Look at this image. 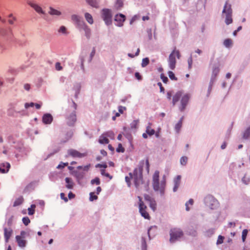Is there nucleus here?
Wrapping results in <instances>:
<instances>
[{"label":"nucleus","mask_w":250,"mask_h":250,"mask_svg":"<svg viewBox=\"0 0 250 250\" xmlns=\"http://www.w3.org/2000/svg\"><path fill=\"white\" fill-rule=\"evenodd\" d=\"M151 125L150 123H149V125L146 128V133L150 136L153 135L155 133V130L151 128Z\"/></svg>","instance_id":"obj_29"},{"label":"nucleus","mask_w":250,"mask_h":250,"mask_svg":"<svg viewBox=\"0 0 250 250\" xmlns=\"http://www.w3.org/2000/svg\"><path fill=\"white\" fill-rule=\"evenodd\" d=\"M188 68L190 69L192 67V57H190L188 59Z\"/></svg>","instance_id":"obj_55"},{"label":"nucleus","mask_w":250,"mask_h":250,"mask_svg":"<svg viewBox=\"0 0 250 250\" xmlns=\"http://www.w3.org/2000/svg\"><path fill=\"white\" fill-rule=\"evenodd\" d=\"M224 239L225 238L224 236L221 235H219L216 242V244L218 245L222 244L224 242Z\"/></svg>","instance_id":"obj_40"},{"label":"nucleus","mask_w":250,"mask_h":250,"mask_svg":"<svg viewBox=\"0 0 250 250\" xmlns=\"http://www.w3.org/2000/svg\"><path fill=\"white\" fill-rule=\"evenodd\" d=\"M183 119L184 117H182L179 122L175 125V128L177 132L179 131L181 127H182Z\"/></svg>","instance_id":"obj_30"},{"label":"nucleus","mask_w":250,"mask_h":250,"mask_svg":"<svg viewBox=\"0 0 250 250\" xmlns=\"http://www.w3.org/2000/svg\"><path fill=\"white\" fill-rule=\"evenodd\" d=\"M176 56L178 59H179L180 54L179 51L175 47L172 52L170 54L168 59V65L171 70H173L175 68L176 63Z\"/></svg>","instance_id":"obj_3"},{"label":"nucleus","mask_w":250,"mask_h":250,"mask_svg":"<svg viewBox=\"0 0 250 250\" xmlns=\"http://www.w3.org/2000/svg\"><path fill=\"white\" fill-rule=\"evenodd\" d=\"M168 76L169 78L172 80L176 81L177 80V78L175 77L174 74L173 72L169 71L168 72Z\"/></svg>","instance_id":"obj_43"},{"label":"nucleus","mask_w":250,"mask_h":250,"mask_svg":"<svg viewBox=\"0 0 250 250\" xmlns=\"http://www.w3.org/2000/svg\"><path fill=\"white\" fill-rule=\"evenodd\" d=\"M125 20V16L122 14H117L115 16V21L118 22L117 24L118 26H122Z\"/></svg>","instance_id":"obj_14"},{"label":"nucleus","mask_w":250,"mask_h":250,"mask_svg":"<svg viewBox=\"0 0 250 250\" xmlns=\"http://www.w3.org/2000/svg\"><path fill=\"white\" fill-rule=\"evenodd\" d=\"M86 1L90 6L95 8L98 7V0H86Z\"/></svg>","instance_id":"obj_26"},{"label":"nucleus","mask_w":250,"mask_h":250,"mask_svg":"<svg viewBox=\"0 0 250 250\" xmlns=\"http://www.w3.org/2000/svg\"><path fill=\"white\" fill-rule=\"evenodd\" d=\"M13 36V31L11 27H0V36L7 39H11Z\"/></svg>","instance_id":"obj_7"},{"label":"nucleus","mask_w":250,"mask_h":250,"mask_svg":"<svg viewBox=\"0 0 250 250\" xmlns=\"http://www.w3.org/2000/svg\"><path fill=\"white\" fill-rule=\"evenodd\" d=\"M22 222L25 226H27L30 223V220L28 217H24L22 218Z\"/></svg>","instance_id":"obj_46"},{"label":"nucleus","mask_w":250,"mask_h":250,"mask_svg":"<svg viewBox=\"0 0 250 250\" xmlns=\"http://www.w3.org/2000/svg\"><path fill=\"white\" fill-rule=\"evenodd\" d=\"M250 136V126L248 127L243 133V137L245 139H247Z\"/></svg>","instance_id":"obj_33"},{"label":"nucleus","mask_w":250,"mask_h":250,"mask_svg":"<svg viewBox=\"0 0 250 250\" xmlns=\"http://www.w3.org/2000/svg\"><path fill=\"white\" fill-rule=\"evenodd\" d=\"M182 92L181 91H178L173 97L172 103L175 105L176 103L179 101L180 98L181 97Z\"/></svg>","instance_id":"obj_22"},{"label":"nucleus","mask_w":250,"mask_h":250,"mask_svg":"<svg viewBox=\"0 0 250 250\" xmlns=\"http://www.w3.org/2000/svg\"><path fill=\"white\" fill-rule=\"evenodd\" d=\"M144 198L145 200L148 201L149 203H150V202L154 200V199L152 198L150 195L147 194H145Z\"/></svg>","instance_id":"obj_49"},{"label":"nucleus","mask_w":250,"mask_h":250,"mask_svg":"<svg viewBox=\"0 0 250 250\" xmlns=\"http://www.w3.org/2000/svg\"><path fill=\"white\" fill-rule=\"evenodd\" d=\"M16 240L18 243V246L21 248H24L26 245V241L24 238L21 237L19 235L16 236Z\"/></svg>","instance_id":"obj_17"},{"label":"nucleus","mask_w":250,"mask_h":250,"mask_svg":"<svg viewBox=\"0 0 250 250\" xmlns=\"http://www.w3.org/2000/svg\"><path fill=\"white\" fill-rule=\"evenodd\" d=\"M23 202V198L22 196H20L17 198L13 204L14 207H17L21 205Z\"/></svg>","instance_id":"obj_25"},{"label":"nucleus","mask_w":250,"mask_h":250,"mask_svg":"<svg viewBox=\"0 0 250 250\" xmlns=\"http://www.w3.org/2000/svg\"><path fill=\"white\" fill-rule=\"evenodd\" d=\"M58 32L59 33H62L63 34H67L68 32L67 31V29L64 26H61L58 30Z\"/></svg>","instance_id":"obj_34"},{"label":"nucleus","mask_w":250,"mask_h":250,"mask_svg":"<svg viewBox=\"0 0 250 250\" xmlns=\"http://www.w3.org/2000/svg\"><path fill=\"white\" fill-rule=\"evenodd\" d=\"M53 119L52 116L49 113L44 114L42 118V122L44 124H50L52 122Z\"/></svg>","instance_id":"obj_16"},{"label":"nucleus","mask_w":250,"mask_h":250,"mask_svg":"<svg viewBox=\"0 0 250 250\" xmlns=\"http://www.w3.org/2000/svg\"><path fill=\"white\" fill-rule=\"evenodd\" d=\"M158 85L160 87V91L162 92H164V91H165V89L162 86V84L161 83H158Z\"/></svg>","instance_id":"obj_62"},{"label":"nucleus","mask_w":250,"mask_h":250,"mask_svg":"<svg viewBox=\"0 0 250 250\" xmlns=\"http://www.w3.org/2000/svg\"><path fill=\"white\" fill-rule=\"evenodd\" d=\"M98 198V196L96 195H95L94 192H90V197L89 200L91 201H93L95 200H97Z\"/></svg>","instance_id":"obj_45"},{"label":"nucleus","mask_w":250,"mask_h":250,"mask_svg":"<svg viewBox=\"0 0 250 250\" xmlns=\"http://www.w3.org/2000/svg\"><path fill=\"white\" fill-rule=\"evenodd\" d=\"M8 23L11 24L13 25L14 24L15 21H17V18L16 17H15L13 14H10L8 15Z\"/></svg>","instance_id":"obj_27"},{"label":"nucleus","mask_w":250,"mask_h":250,"mask_svg":"<svg viewBox=\"0 0 250 250\" xmlns=\"http://www.w3.org/2000/svg\"><path fill=\"white\" fill-rule=\"evenodd\" d=\"M242 180V182L246 185H248L250 181V179L246 178V176H244L243 177Z\"/></svg>","instance_id":"obj_51"},{"label":"nucleus","mask_w":250,"mask_h":250,"mask_svg":"<svg viewBox=\"0 0 250 250\" xmlns=\"http://www.w3.org/2000/svg\"><path fill=\"white\" fill-rule=\"evenodd\" d=\"M181 179V176L180 175L177 176L174 179V186L173 189V191L175 192L177 191V190L180 184Z\"/></svg>","instance_id":"obj_20"},{"label":"nucleus","mask_w":250,"mask_h":250,"mask_svg":"<svg viewBox=\"0 0 250 250\" xmlns=\"http://www.w3.org/2000/svg\"><path fill=\"white\" fill-rule=\"evenodd\" d=\"M96 167H103V168H106L107 167V165L106 164H98L97 166H96Z\"/></svg>","instance_id":"obj_63"},{"label":"nucleus","mask_w":250,"mask_h":250,"mask_svg":"<svg viewBox=\"0 0 250 250\" xmlns=\"http://www.w3.org/2000/svg\"><path fill=\"white\" fill-rule=\"evenodd\" d=\"M104 135L107 138L108 137L113 139L114 137V134L112 131H108L104 133Z\"/></svg>","instance_id":"obj_35"},{"label":"nucleus","mask_w":250,"mask_h":250,"mask_svg":"<svg viewBox=\"0 0 250 250\" xmlns=\"http://www.w3.org/2000/svg\"><path fill=\"white\" fill-rule=\"evenodd\" d=\"M139 52H140V49L139 48L137 49V52L135 54V55H134L133 54H131V53H129L128 54V56L131 58H133L135 56H138L139 54Z\"/></svg>","instance_id":"obj_58"},{"label":"nucleus","mask_w":250,"mask_h":250,"mask_svg":"<svg viewBox=\"0 0 250 250\" xmlns=\"http://www.w3.org/2000/svg\"><path fill=\"white\" fill-rule=\"evenodd\" d=\"M13 233V230L11 228L4 229V236L5 242L7 243L9 241V240L11 236Z\"/></svg>","instance_id":"obj_18"},{"label":"nucleus","mask_w":250,"mask_h":250,"mask_svg":"<svg viewBox=\"0 0 250 250\" xmlns=\"http://www.w3.org/2000/svg\"><path fill=\"white\" fill-rule=\"evenodd\" d=\"M188 157L186 156H183L180 159V163L182 165H186L187 163Z\"/></svg>","instance_id":"obj_41"},{"label":"nucleus","mask_w":250,"mask_h":250,"mask_svg":"<svg viewBox=\"0 0 250 250\" xmlns=\"http://www.w3.org/2000/svg\"><path fill=\"white\" fill-rule=\"evenodd\" d=\"M189 98L190 95L188 94H186L182 97L180 102L181 104L179 107V109L181 111H183L186 108V107L189 101Z\"/></svg>","instance_id":"obj_11"},{"label":"nucleus","mask_w":250,"mask_h":250,"mask_svg":"<svg viewBox=\"0 0 250 250\" xmlns=\"http://www.w3.org/2000/svg\"><path fill=\"white\" fill-rule=\"evenodd\" d=\"M135 76L139 80L142 79V77L139 72H136L135 73Z\"/></svg>","instance_id":"obj_60"},{"label":"nucleus","mask_w":250,"mask_h":250,"mask_svg":"<svg viewBox=\"0 0 250 250\" xmlns=\"http://www.w3.org/2000/svg\"><path fill=\"white\" fill-rule=\"evenodd\" d=\"M149 203L150 208L153 210L155 211L156 208V203L154 200L150 202Z\"/></svg>","instance_id":"obj_39"},{"label":"nucleus","mask_w":250,"mask_h":250,"mask_svg":"<svg viewBox=\"0 0 250 250\" xmlns=\"http://www.w3.org/2000/svg\"><path fill=\"white\" fill-rule=\"evenodd\" d=\"M220 71V69L219 67H215L212 71V75L214 77H216V76L218 74Z\"/></svg>","instance_id":"obj_44"},{"label":"nucleus","mask_w":250,"mask_h":250,"mask_svg":"<svg viewBox=\"0 0 250 250\" xmlns=\"http://www.w3.org/2000/svg\"><path fill=\"white\" fill-rule=\"evenodd\" d=\"M223 44L226 47L229 48L232 45V41L230 39H227L224 40Z\"/></svg>","instance_id":"obj_31"},{"label":"nucleus","mask_w":250,"mask_h":250,"mask_svg":"<svg viewBox=\"0 0 250 250\" xmlns=\"http://www.w3.org/2000/svg\"><path fill=\"white\" fill-rule=\"evenodd\" d=\"M65 181L66 183V188L68 189H72L74 186L72 180L70 178L66 177L65 179Z\"/></svg>","instance_id":"obj_21"},{"label":"nucleus","mask_w":250,"mask_h":250,"mask_svg":"<svg viewBox=\"0 0 250 250\" xmlns=\"http://www.w3.org/2000/svg\"><path fill=\"white\" fill-rule=\"evenodd\" d=\"M27 3L28 5L32 7L38 14L40 15L45 14V12L42 9V7L36 2L33 0H27Z\"/></svg>","instance_id":"obj_8"},{"label":"nucleus","mask_w":250,"mask_h":250,"mask_svg":"<svg viewBox=\"0 0 250 250\" xmlns=\"http://www.w3.org/2000/svg\"><path fill=\"white\" fill-rule=\"evenodd\" d=\"M91 184L92 185L96 184L97 185H99L100 184V180L98 177H96L91 181Z\"/></svg>","instance_id":"obj_42"},{"label":"nucleus","mask_w":250,"mask_h":250,"mask_svg":"<svg viewBox=\"0 0 250 250\" xmlns=\"http://www.w3.org/2000/svg\"><path fill=\"white\" fill-rule=\"evenodd\" d=\"M68 198L69 199H71L74 198L75 197V195L74 194H73L72 192L70 191L68 193Z\"/></svg>","instance_id":"obj_61"},{"label":"nucleus","mask_w":250,"mask_h":250,"mask_svg":"<svg viewBox=\"0 0 250 250\" xmlns=\"http://www.w3.org/2000/svg\"><path fill=\"white\" fill-rule=\"evenodd\" d=\"M71 18L76 27L78 29L85 23L83 19L77 15H72Z\"/></svg>","instance_id":"obj_10"},{"label":"nucleus","mask_w":250,"mask_h":250,"mask_svg":"<svg viewBox=\"0 0 250 250\" xmlns=\"http://www.w3.org/2000/svg\"><path fill=\"white\" fill-rule=\"evenodd\" d=\"M223 14H226L225 23L229 25L232 22L231 5L226 1L223 10Z\"/></svg>","instance_id":"obj_4"},{"label":"nucleus","mask_w":250,"mask_h":250,"mask_svg":"<svg viewBox=\"0 0 250 250\" xmlns=\"http://www.w3.org/2000/svg\"><path fill=\"white\" fill-rule=\"evenodd\" d=\"M123 6V2L122 0H117L116 1L115 8L116 10H120Z\"/></svg>","instance_id":"obj_32"},{"label":"nucleus","mask_w":250,"mask_h":250,"mask_svg":"<svg viewBox=\"0 0 250 250\" xmlns=\"http://www.w3.org/2000/svg\"><path fill=\"white\" fill-rule=\"evenodd\" d=\"M248 233V230L247 229H245L242 231V240L243 242H245Z\"/></svg>","instance_id":"obj_36"},{"label":"nucleus","mask_w":250,"mask_h":250,"mask_svg":"<svg viewBox=\"0 0 250 250\" xmlns=\"http://www.w3.org/2000/svg\"><path fill=\"white\" fill-rule=\"evenodd\" d=\"M79 29L80 30H83L84 31L85 36L87 39H89L91 37V29L88 26L84 23L83 25L81 26Z\"/></svg>","instance_id":"obj_15"},{"label":"nucleus","mask_w":250,"mask_h":250,"mask_svg":"<svg viewBox=\"0 0 250 250\" xmlns=\"http://www.w3.org/2000/svg\"><path fill=\"white\" fill-rule=\"evenodd\" d=\"M68 163H63L61 162L57 167V168L58 169H62L64 168L65 166H68Z\"/></svg>","instance_id":"obj_47"},{"label":"nucleus","mask_w":250,"mask_h":250,"mask_svg":"<svg viewBox=\"0 0 250 250\" xmlns=\"http://www.w3.org/2000/svg\"><path fill=\"white\" fill-rule=\"evenodd\" d=\"M111 13L109 9H104L102 11V18L106 25L111 23Z\"/></svg>","instance_id":"obj_9"},{"label":"nucleus","mask_w":250,"mask_h":250,"mask_svg":"<svg viewBox=\"0 0 250 250\" xmlns=\"http://www.w3.org/2000/svg\"><path fill=\"white\" fill-rule=\"evenodd\" d=\"M35 207L36 206L35 205H32L31 206V208H28L29 215H33L34 213Z\"/></svg>","instance_id":"obj_38"},{"label":"nucleus","mask_w":250,"mask_h":250,"mask_svg":"<svg viewBox=\"0 0 250 250\" xmlns=\"http://www.w3.org/2000/svg\"><path fill=\"white\" fill-rule=\"evenodd\" d=\"M85 18L86 20V21L90 24H93V20L92 16L91 14H90L88 13H85L84 14Z\"/></svg>","instance_id":"obj_28"},{"label":"nucleus","mask_w":250,"mask_h":250,"mask_svg":"<svg viewBox=\"0 0 250 250\" xmlns=\"http://www.w3.org/2000/svg\"><path fill=\"white\" fill-rule=\"evenodd\" d=\"M102 175L105 176V177H108L110 179L112 178V176L110 175V174L108 173H106L104 169H102L101 170Z\"/></svg>","instance_id":"obj_48"},{"label":"nucleus","mask_w":250,"mask_h":250,"mask_svg":"<svg viewBox=\"0 0 250 250\" xmlns=\"http://www.w3.org/2000/svg\"><path fill=\"white\" fill-rule=\"evenodd\" d=\"M60 196L61 199L63 200L65 202H67L68 201V199L65 196V194L64 193H61L60 194Z\"/></svg>","instance_id":"obj_54"},{"label":"nucleus","mask_w":250,"mask_h":250,"mask_svg":"<svg viewBox=\"0 0 250 250\" xmlns=\"http://www.w3.org/2000/svg\"><path fill=\"white\" fill-rule=\"evenodd\" d=\"M34 105V104L33 103H25L24 106L25 108H28L29 107H33Z\"/></svg>","instance_id":"obj_57"},{"label":"nucleus","mask_w":250,"mask_h":250,"mask_svg":"<svg viewBox=\"0 0 250 250\" xmlns=\"http://www.w3.org/2000/svg\"><path fill=\"white\" fill-rule=\"evenodd\" d=\"M24 88L26 90H29L30 88V85L28 83H26L24 85Z\"/></svg>","instance_id":"obj_64"},{"label":"nucleus","mask_w":250,"mask_h":250,"mask_svg":"<svg viewBox=\"0 0 250 250\" xmlns=\"http://www.w3.org/2000/svg\"><path fill=\"white\" fill-rule=\"evenodd\" d=\"M109 140L104 135V134H102L99 137V142L101 144H107L109 143Z\"/></svg>","instance_id":"obj_24"},{"label":"nucleus","mask_w":250,"mask_h":250,"mask_svg":"<svg viewBox=\"0 0 250 250\" xmlns=\"http://www.w3.org/2000/svg\"><path fill=\"white\" fill-rule=\"evenodd\" d=\"M149 60L148 58H145L143 59L142 60V64H141L142 66L143 67H146L149 64Z\"/></svg>","instance_id":"obj_37"},{"label":"nucleus","mask_w":250,"mask_h":250,"mask_svg":"<svg viewBox=\"0 0 250 250\" xmlns=\"http://www.w3.org/2000/svg\"><path fill=\"white\" fill-rule=\"evenodd\" d=\"M55 68L58 71H61L62 69V67L61 65V63L59 62H57L55 63Z\"/></svg>","instance_id":"obj_50"},{"label":"nucleus","mask_w":250,"mask_h":250,"mask_svg":"<svg viewBox=\"0 0 250 250\" xmlns=\"http://www.w3.org/2000/svg\"><path fill=\"white\" fill-rule=\"evenodd\" d=\"M14 217L12 216L7 221V225L9 226H11L13 223Z\"/></svg>","instance_id":"obj_56"},{"label":"nucleus","mask_w":250,"mask_h":250,"mask_svg":"<svg viewBox=\"0 0 250 250\" xmlns=\"http://www.w3.org/2000/svg\"><path fill=\"white\" fill-rule=\"evenodd\" d=\"M142 172L143 166L140 165L134 170L133 173H129V177L126 176L125 177V182L127 183L128 187H130L131 185L130 179H133L136 188L139 190L141 189V186L144 184Z\"/></svg>","instance_id":"obj_1"},{"label":"nucleus","mask_w":250,"mask_h":250,"mask_svg":"<svg viewBox=\"0 0 250 250\" xmlns=\"http://www.w3.org/2000/svg\"><path fill=\"white\" fill-rule=\"evenodd\" d=\"M161 79H162L163 82L165 83H167V82H168V78L166 76H164V75L163 74L161 75Z\"/></svg>","instance_id":"obj_53"},{"label":"nucleus","mask_w":250,"mask_h":250,"mask_svg":"<svg viewBox=\"0 0 250 250\" xmlns=\"http://www.w3.org/2000/svg\"><path fill=\"white\" fill-rule=\"evenodd\" d=\"M68 155L73 157V158H83L87 155L86 153H81L78 151L70 149L68 150Z\"/></svg>","instance_id":"obj_12"},{"label":"nucleus","mask_w":250,"mask_h":250,"mask_svg":"<svg viewBox=\"0 0 250 250\" xmlns=\"http://www.w3.org/2000/svg\"><path fill=\"white\" fill-rule=\"evenodd\" d=\"M125 110V107H123L122 106H119L118 107V110L120 113H123Z\"/></svg>","instance_id":"obj_59"},{"label":"nucleus","mask_w":250,"mask_h":250,"mask_svg":"<svg viewBox=\"0 0 250 250\" xmlns=\"http://www.w3.org/2000/svg\"><path fill=\"white\" fill-rule=\"evenodd\" d=\"M166 183L165 176H164L161 182H159V171L156 170L152 177V186L154 190L155 191H159L161 194H163L166 187Z\"/></svg>","instance_id":"obj_2"},{"label":"nucleus","mask_w":250,"mask_h":250,"mask_svg":"<svg viewBox=\"0 0 250 250\" xmlns=\"http://www.w3.org/2000/svg\"><path fill=\"white\" fill-rule=\"evenodd\" d=\"M10 167V165L9 163H2L0 166V172L1 173H7Z\"/></svg>","instance_id":"obj_19"},{"label":"nucleus","mask_w":250,"mask_h":250,"mask_svg":"<svg viewBox=\"0 0 250 250\" xmlns=\"http://www.w3.org/2000/svg\"><path fill=\"white\" fill-rule=\"evenodd\" d=\"M48 13L52 16H59L62 14V12L57 9L53 8L52 7H49V11Z\"/></svg>","instance_id":"obj_23"},{"label":"nucleus","mask_w":250,"mask_h":250,"mask_svg":"<svg viewBox=\"0 0 250 250\" xmlns=\"http://www.w3.org/2000/svg\"><path fill=\"white\" fill-rule=\"evenodd\" d=\"M138 198L139 199V212L144 218L149 220L150 217L146 210L147 208L146 206L144 204L140 196H138Z\"/></svg>","instance_id":"obj_5"},{"label":"nucleus","mask_w":250,"mask_h":250,"mask_svg":"<svg viewBox=\"0 0 250 250\" xmlns=\"http://www.w3.org/2000/svg\"><path fill=\"white\" fill-rule=\"evenodd\" d=\"M170 235V241L171 242H174L183 235V233L180 229H171Z\"/></svg>","instance_id":"obj_6"},{"label":"nucleus","mask_w":250,"mask_h":250,"mask_svg":"<svg viewBox=\"0 0 250 250\" xmlns=\"http://www.w3.org/2000/svg\"><path fill=\"white\" fill-rule=\"evenodd\" d=\"M76 112L75 111H73L67 117V124L69 126L73 125L76 122Z\"/></svg>","instance_id":"obj_13"},{"label":"nucleus","mask_w":250,"mask_h":250,"mask_svg":"<svg viewBox=\"0 0 250 250\" xmlns=\"http://www.w3.org/2000/svg\"><path fill=\"white\" fill-rule=\"evenodd\" d=\"M124 151H125L124 148L122 147V145L121 144H119L118 145V147L117 148V151L124 152Z\"/></svg>","instance_id":"obj_52"}]
</instances>
